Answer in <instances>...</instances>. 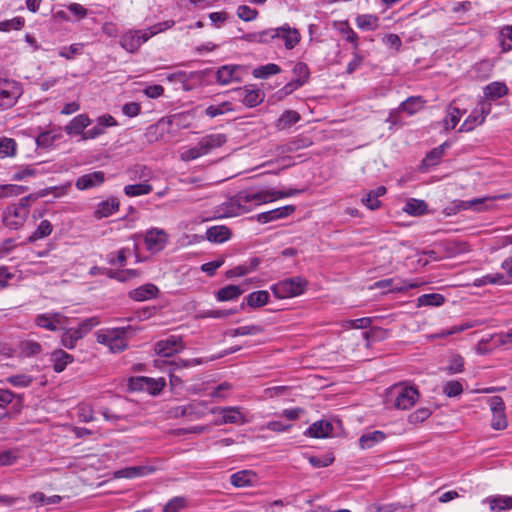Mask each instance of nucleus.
I'll return each mask as SVG.
<instances>
[{
	"mask_svg": "<svg viewBox=\"0 0 512 512\" xmlns=\"http://www.w3.org/2000/svg\"><path fill=\"white\" fill-rule=\"evenodd\" d=\"M299 189L278 191L274 189L243 190L224 203V216L234 217L249 212L255 206L273 202L277 199L287 198L299 194Z\"/></svg>",
	"mask_w": 512,
	"mask_h": 512,
	"instance_id": "nucleus-1",
	"label": "nucleus"
},
{
	"mask_svg": "<svg viewBox=\"0 0 512 512\" xmlns=\"http://www.w3.org/2000/svg\"><path fill=\"white\" fill-rule=\"evenodd\" d=\"M174 24V20H166L144 30H129L121 36L119 44L127 52L135 53L151 37L172 28Z\"/></svg>",
	"mask_w": 512,
	"mask_h": 512,
	"instance_id": "nucleus-2",
	"label": "nucleus"
},
{
	"mask_svg": "<svg viewBox=\"0 0 512 512\" xmlns=\"http://www.w3.org/2000/svg\"><path fill=\"white\" fill-rule=\"evenodd\" d=\"M100 324L98 317L93 316L81 321L77 328L65 329L61 335V344L67 349H74L77 342L84 338L94 327Z\"/></svg>",
	"mask_w": 512,
	"mask_h": 512,
	"instance_id": "nucleus-3",
	"label": "nucleus"
},
{
	"mask_svg": "<svg viewBox=\"0 0 512 512\" xmlns=\"http://www.w3.org/2000/svg\"><path fill=\"white\" fill-rule=\"evenodd\" d=\"M126 332L127 329L124 327L101 329L96 332V339L98 343L107 346L111 352L118 353L127 348Z\"/></svg>",
	"mask_w": 512,
	"mask_h": 512,
	"instance_id": "nucleus-4",
	"label": "nucleus"
},
{
	"mask_svg": "<svg viewBox=\"0 0 512 512\" xmlns=\"http://www.w3.org/2000/svg\"><path fill=\"white\" fill-rule=\"evenodd\" d=\"M306 287L307 281L298 276L279 281L271 287V291L275 297L279 299H286L303 294Z\"/></svg>",
	"mask_w": 512,
	"mask_h": 512,
	"instance_id": "nucleus-5",
	"label": "nucleus"
},
{
	"mask_svg": "<svg viewBox=\"0 0 512 512\" xmlns=\"http://www.w3.org/2000/svg\"><path fill=\"white\" fill-rule=\"evenodd\" d=\"M22 94L23 88L19 82L0 78V110L14 107Z\"/></svg>",
	"mask_w": 512,
	"mask_h": 512,
	"instance_id": "nucleus-6",
	"label": "nucleus"
},
{
	"mask_svg": "<svg viewBox=\"0 0 512 512\" xmlns=\"http://www.w3.org/2000/svg\"><path fill=\"white\" fill-rule=\"evenodd\" d=\"M208 412L219 415V418L215 420L216 425H243L249 421L246 412L239 406L213 407Z\"/></svg>",
	"mask_w": 512,
	"mask_h": 512,
	"instance_id": "nucleus-7",
	"label": "nucleus"
},
{
	"mask_svg": "<svg viewBox=\"0 0 512 512\" xmlns=\"http://www.w3.org/2000/svg\"><path fill=\"white\" fill-rule=\"evenodd\" d=\"M166 385L163 377L151 378L145 376L132 377L129 379V389L131 391H144L150 395H158Z\"/></svg>",
	"mask_w": 512,
	"mask_h": 512,
	"instance_id": "nucleus-8",
	"label": "nucleus"
},
{
	"mask_svg": "<svg viewBox=\"0 0 512 512\" xmlns=\"http://www.w3.org/2000/svg\"><path fill=\"white\" fill-rule=\"evenodd\" d=\"M67 321L68 318L65 315L56 311L38 314L34 319L36 326L52 332L63 329Z\"/></svg>",
	"mask_w": 512,
	"mask_h": 512,
	"instance_id": "nucleus-9",
	"label": "nucleus"
},
{
	"mask_svg": "<svg viewBox=\"0 0 512 512\" xmlns=\"http://www.w3.org/2000/svg\"><path fill=\"white\" fill-rule=\"evenodd\" d=\"M393 394L395 395L394 406L401 410L411 408L419 397L418 390L412 386L396 385L393 387Z\"/></svg>",
	"mask_w": 512,
	"mask_h": 512,
	"instance_id": "nucleus-10",
	"label": "nucleus"
},
{
	"mask_svg": "<svg viewBox=\"0 0 512 512\" xmlns=\"http://www.w3.org/2000/svg\"><path fill=\"white\" fill-rule=\"evenodd\" d=\"M490 111V103L485 101L480 102L478 106L462 123V125L459 128V132H469L472 131L476 126L481 125L484 122L486 116L490 113Z\"/></svg>",
	"mask_w": 512,
	"mask_h": 512,
	"instance_id": "nucleus-11",
	"label": "nucleus"
},
{
	"mask_svg": "<svg viewBox=\"0 0 512 512\" xmlns=\"http://www.w3.org/2000/svg\"><path fill=\"white\" fill-rule=\"evenodd\" d=\"M146 249L151 253L162 251L168 242V234L160 228H151L144 235Z\"/></svg>",
	"mask_w": 512,
	"mask_h": 512,
	"instance_id": "nucleus-12",
	"label": "nucleus"
},
{
	"mask_svg": "<svg viewBox=\"0 0 512 512\" xmlns=\"http://www.w3.org/2000/svg\"><path fill=\"white\" fill-rule=\"evenodd\" d=\"M183 349L184 344L182 342V338L175 335H171L164 340H160L155 345L156 353L164 357H170Z\"/></svg>",
	"mask_w": 512,
	"mask_h": 512,
	"instance_id": "nucleus-13",
	"label": "nucleus"
},
{
	"mask_svg": "<svg viewBox=\"0 0 512 512\" xmlns=\"http://www.w3.org/2000/svg\"><path fill=\"white\" fill-rule=\"evenodd\" d=\"M29 210L23 208L9 207L4 212L3 222L10 229H19L25 223Z\"/></svg>",
	"mask_w": 512,
	"mask_h": 512,
	"instance_id": "nucleus-14",
	"label": "nucleus"
},
{
	"mask_svg": "<svg viewBox=\"0 0 512 512\" xmlns=\"http://www.w3.org/2000/svg\"><path fill=\"white\" fill-rule=\"evenodd\" d=\"M241 70L239 65H223L216 72V81L220 85L240 82L242 80Z\"/></svg>",
	"mask_w": 512,
	"mask_h": 512,
	"instance_id": "nucleus-15",
	"label": "nucleus"
},
{
	"mask_svg": "<svg viewBox=\"0 0 512 512\" xmlns=\"http://www.w3.org/2000/svg\"><path fill=\"white\" fill-rule=\"evenodd\" d=\"M227 141V137L222 133L208 134L199 140V149L204 155L209 154L214 149L223 146Z\"/></svg>",
	"mask_w": 512,
	"mask_h": 512,
	"instance_id": "nucleus-16",
	"label": "nucleus"
},
{
	"mask_svg": "<svg viewBox=\"0 0 512 512\" xmlns=\"http://www.w3.org/2000/svg\"><path fill=\"white\" fill-rule=\"evenodd\" d=\"M105 181L103 171H94L80 176L75 183L78 190H87L100 186Z\"/></svg>",
	"mask_w": 512,
	"mask_h": 512,
	"instance_id": "nucleus-17",
	"label": "nucleus"
},
{
	"mask_svg": "<svg viewBox=\"0 0 512 512\" xmlns=\"http://www.w3.org/2000/svg\"><path fill=\"white\" fill-rule=\"evenodd\" d=\"M295 211L293 205H286L267 212H262L256 216V219L261 224H266L272 221L283 219L291 215Z\"/></svg>",
	"mask_w": 512,
	"mask_h": 512,
	"instance_id": "nucleus-18",
	"label": "nucleus"
},
{
	"mask_svg": "<svg viewBox=\"0 0 512 512\" xmlns=\"http://www.w3.org/2000/svg\"><path fill=\"white\" fill-rule=\"evenodd\" d=\"M275 30L277 32L276 38L284 41L286 49H293L300 42L301 35L299 31L288 24L275 28Z\"/></svg>",
	"mask_w": 512,
	"mask_h": 512,
	"instance_id": "nucleus-19",
	"label": "nucleus"
},
{
	"mask_svg": "<svg viewBox=\"0 0 512 512\" xmlns=\"http://www.w3.org/2000/svg\"><path fill=\"white\" fill-rule=\"evenodd\" d=\"M154 470L155 469L153 467L146 466V465L132 466V467H126V468L116 470L113 473V476L116 479H121V478L133 479V478H138V477H143V476L149 475L152 472H154Z\"/></svg>",
	"mask_w": 512,
	"mask_h": 512,
	"instance_id": "nucleus-20",
	"label": "nucleus"
},
{
	"mask_svg": "<svg viewBox=\"0 0 512 512\" xmlns=\"http://www.w3.org/2000/svg\"><path fill=\"white\" fill-rule=\"evenodd\" d=\"M240 101L247 107H255L264 100V93L260 89H249L248 87L238 89Z\"/></svg>",
	"mask_w": 512,
	"mask_h": 512,
	"instance_id": "nucleus-21",
	"label": "nucleus"
},
{
	"mask_svg": "<svg viewBox=\"0 0 512 512\" xmlns=\"http://www.w3.org/2000/svg\"><path fill=\"white\" fill-rule=\"evenodd\" d=\"M159 289L156 285L147 283L134 290L129 295L135 301H147L158 295Z\"/></svg>",
	"mask_w": 512,
	"mask_h": 512,
	"instance_id": "nucleus-22",
	"label": "nucleus"
},
{
	"mask_svg": "<svg viewBox=\"0 0 512 512\" xmlns=\"http://www.w3.org/2000/svg\"><path fill=\"white\" fill-rule=\"evenodd\" d=\"M119 209V201L117 198H110L100 202L94 210V217L102 219L111 216Z\"/></svg>",
	"mask_w": 512,
	"mask_h": 512,
	"instance_id": "nucleus-23",
	"label": "nucleus"
},
{
	"mask_svg": "<svg viewBox=\"0 0 512 512\" xmlns=\"http://www.w3.org/2000/svg\"><path fill=\"white\" fill-rule=\"evenodd\" d=\"M91 121L86 114H80L75 116L69 124L65 127V131L69 135H79L83 136L84 129L90 125Z\"/></svg>",
	"mask_w": 512,
	"mask_h": 512,
	"instance_id": "nucleus-24",
	"label": "nucleus"
},
{
	"mask_svg": "<svg viewBox=\"0 0 512 512\" xmlns=\"http://www.w3.org/2000/svg\"><path fill=\"white\" fill-rule=\"evenodd\" d=\"M333 426L330 422L320 420L314 422L308 429L306 434L313 438H325L332 433Z\"/></svg>",
	"mask_w": 512,
	"mask_h": 512,
	"instance_id": "nucleus-25",
	"label": "nucleus"
},
{
	"mask_svg": "<svg viewBox=\"0 0 512 512\" xmlns=\"http://www.w3.org/2000/svg\"><path fill=\"white\" fill-rule=\"evenodd\" d=\"M483 503H487L491 511L502 512L512 509V497L509 496L488 497Z\"/></svg>",
	"mask_w": 512,
	"mask_h": 512,
	"instance_id": "nucleus-26",
	"label": "nucleus"
},
{
	"mask_svg": "<svg viewBox=\"0 0 512 512\" xmlns=\"http://www.w3.org/2000/svg\"><path fill=\"white\" fill-rule=\"evenodd\" d=\"M385 439V434L382 431L375 430L366 432L359 438V446L361 449H370L376 444L382 442Z\"/></svg>",
	"mask_w": 512,
	"mask_h": 512,
	"instance_id": "nucleus-27",
	"label": "nucleus"
},
{
	"mask_svg": "<svg viewBox=\"0 0 512 512\" xmlns=\"http://www.w3.org/2000/svg\"><path fill=\"white\" fill-rule=\"evenodd\" d=\"M256 475L252 471L242 470L230 476V482L235 487H247L253 485Z\"/></svg>",
	"mask_w": 512,
	"mask_h": 512,
	"instance_id": "nucleus-28",
	"label": "nucleus"
},
{
	"mask_svg": "<svg viewBox=\"0 0 512 512\" xmlns=\"http://www.w3.org/2000/svg\"><path fill=\"white\" fill-rule=\"evenodd\" d=\"M51 361L53 362L54 371L60 373L73 361V356L64 350L58 349L52 352Z\"/></svg>",
	"mask_w": 512,
	"mask_h": 512,
	"instance_id": "nucleus-29",
	"label": "nucleus"
},
{
	"mask_svg": "<svg viewBox=\"0 0 512 512\" xmlns=\"http://www.w3.org/2000/svg\"><path fill=\"white\" fill-rule=\"evenodd\" d=\"M231 232L226 226H213L206 231V238L210 242L223 243L230 238Z\"/></svg>",
	"mask_w": 512,
	"mask_h": 512,
	"instance_id": "nucleus-30",
	"label": "nucleus"
},
{
	"mask_svg": "<svg viewBox=\"0 0 512 512\" xmlns=\"http://www.w3.org/2000/svg\"><path fill=\"white\" fill-rule=\"evenodd\" d=\"M277 32L275 28H269L261 32L249 33L245 35L244 39L249 42L267 44L271 40L276 39Z\"/></svg>",
	"mask_w": 512,
	"mask_h": 512,
	"instance_id": "nucleus-31",
	"label": "nucleus"
},
{
	"mask_svg": "<svg viewBox=\"0 0 512 512\" xmlns=\"http://www.w3.org/2000/svg\"><path fill=\"white\" fill-rule=\"evenodd\" d=\"M508 93V87L503 82H492L488 84L484 89V95L486 98L495 100L505 96Z\"/></svg>",
	"mask_w": 512,
	"mask_h": 512,
	"instance_id": "nucleus-32",
	"label": "nucleus"
},
{
	"mask_svg": "<svg viewBox=\"0 0 512 512\" xmlns=\"http://www.w3.org/2000/svg\"><path fill=\"white\" fill-rule=\"evenodd\" d=\"M300 120V114L294 110H286L277 120L276 127L279 130L290 128Z\"/></svg>",
	"mask_w": 512,
	"mask_h": 512,
	"instance_id": "nucleus-33",
	"label": "nucleus"
},
{
	"mask_svg": "<svg viewBox=\"0 0 512 512\" xmlns=\"http://www.w3.org/2000/svg\"><path fill=\"white\" fill-rule=\"evenodd\" d=\"M403 211L412 216H420L426 213L427 204L424 200L412 198L406 202Z\"/></svg>",
	"mask_w": 512,
	"mask_h": 512,
	"instance_id": "nucleus-34",
	"label": "nucleus"
},
{
	"mask_svg": "<svg viewBox=\"0 0 512 512\" xmlns=\"http://www.w3.org/2000/svg\"><path fill=\"white\" fill-rule=\"evenodd\" d=\"M243 292L240 286L228 285L219 289L216 297L218 301H230L238 298Z\"/></svg>",
	"mask_w": 512,
	"mask_h": 512,
	"instance_id": "nucleus-35",
	"label": "nucleus"
},
{
	"mask_svg": "<svg viewBox=\"0 0 512 512\" xmlns=\"http://www.w3.org/2000/svg\"><path fill=\"white\" fill-rule=\"evenodd\" d=\"M130 255L129 248H121L118 251L110 252L106 255V261L112 266L123 267L126 264L127 258Z\"/></svg>",
	"mask_w": 512,
	"mask_h": 512,
	"instance_id": "nucleus-36",
	"label": "nucleus"
},
{
	"mask_svg": "<svg viewBox=\"0 0 512 512\" xmlns=\"http://www.w3.org/2000/svg\"><path fill=\"white\" fill-rule=\"evenodd\" d=\"M269 297L268 291L265 290L252 292L246 297L247 305L251 308L262 307L268 303Z\"/></svg>",
	"mask_w": 512,
	"mask_h": 512,
	"instance_id": "nucleus-37",
	"label": "nucleus"
},
{
	"mask_svg": "<svg viewBox=\"0 0 512 512\" xmlns=\"http://www.w3.org/2000/svg\"><path fill=\"white\" fill-rule=\"evenodd\" d=\"M424 104L425 101L420 96L409 97L400 104L399 109L407 112L409 115H413L419 110H421Z\"/></svg>",
	"mask_w": 512,
	"mask_h": 512,
	"instance_id": "nucleus-38",
	"label": "nucleus"
},
{
	"mask_svg": "<svg viewBox=\"0 0 512 512\" xmlns=\"http://www.w3.org/2000/svg\"><path fill=\"white\" fill-rule=\"evenodd\" d=\"M53 231V226L48 220H42L36 230L28 237L27 241L33 243L39 239L49 236Z\"/></svg>",
	"mask_w": 512,
	"mask_h": 512,
	"instance_id": "nucleus-39",
	"label": "nucleus"
},
{
	"mask_svg": "<svg viewBox=\"0 0 512 512\" xmlns=\"http://www.w3.org/2000/svg\"><path fill=\"white\" fill-rule=\"evenodd\" d=\"M379 18L372 14H362L356 17V25L363 30H375L378 27Z\"/></svg>",
	"mask_w": 512,
	"mask_h": 512,
	"instance_id": "nucleus-40",
	"label": "nucleus"
},
{
	"mask_svg": "<svg viewBox=\"0 0 512 512\" xmlns=\"http://www.w3.org/2000/svg\"><path fill=\"white\" fill-rule=\"evenodd\" d=\"M445 297L439 293L423 294L417 298V306H441Z\"/></svg>",
	"mask_w": 512,
	"mask_h": 512,
	"instance_id": "nucleus-41",
	"label": "nucleus"
},
{
	"mask_svg": "<svg viewBox=\"0 0 512 512\" xmlns=\"http://www.w3.org/2000/svg\"><path fill=\"white\" fill-rule=\"evenodd\" d=\"M293 75L296 86H303L310 75L308 66L303 62H298L293 67Z\"/></svg>",
	"mask_w": 512,
	"mask_h": 512,
	"instance_id": "nucleus-42",
	"label": "nucleus"
},
{
	"mask_svg": "<svg viewBox=\"0 0 512 512\" xmlns=\"http://www.w3.org/2000/svg\"><path fill=\"white\" fill-rule=\"evenodd\" d=\"M280 71H281V68L277 64L269 63L266 65L256 67L253 70L252 74L255 78L265 79L271 75H276V74L280 73Z\"/></svg>",
	"mask_w": 512,
	"mask_h": 512,
	"instance_id": "nucleus-43",
	"label": "nucleus"
},
{
	"mask_svg": "<svg viewBox=\"0 0 512 512\" xmlns=\"http://www.w3.org/2000/svg\"><path fill=\"white\" fill-rule=\"evenodd\" d=\"M17 144L12 138H0V158L13 157L16 154Z\"/></svg>",
	"mask_w": 512,
	"mask_h": 512,
	"instance_id": "nucleus-44",
	"label": "nucleus"
},
{
	"mask_svg": "<svg viewBox=\"0 0 512 512\" xmlns=\"http://www.w3.org/2000/svg\"><path fill=\"white\" fill-rule=\"evenodd\" d=\"M151 191H152V186L147 183H138V184H133V185H127L124 187V192L129 197L147 195Z\"/></svg>",
	"mask_w": 512,
	"mask_h": 512,
	"instance_id": "nucleus-45",
	"label": "nucleus"
},
{
	"mask_svg": "<svg viewBox=\"0 0 512 512\" xmlns=\"http://www.w3.org/2000/svg\"><path fill=\"white\" fill-rule=\"evenodd\" d=\"M498 40L503 52L512 50V25L504 26L500 30Z\"/></svg>",
	"mask_w": 512,
	"mask_h": 512,
	"instance_id": "nucleus-46",
	"label": "nucleus"
},
{
	"mask_svg": "<svg viewBox=\"0 0 512 512\" xmlns=\"http://www.w3.org/2000/svg\"><path fill=\"white\" fill-rule=\"evenodd\" d=\"M232 105L230 102H222L218 105H210L205 109V114L210 118H215L217 116L223 115L227 112L232 111Z\"/></svg>",
	"mask_w": 512,
	"mask_h": 512,
	"instance_id": "nucleus-47",
	"label": "nucleus"
},
{
	"mask_svg": "<svg viewBox=\"0 0 512 512\" xmlns=\"http://www.w3.org/2000/svg\"><path fill=\"white\" fill-rule=\"evenodd\" d=\"M27 187L16 184H3L0 185V199L18 196L24 193Z\"/></svg>",
	"mask_w": 512,
	"mask_h": 512,
	"instance_id": "nucleus-48",
	"label": "nucleus"
},
{
	"mask_svg": "<svg viewBox=\"0 0 512 512\" xmlns=\"http://www.w3.org/2000/svg\"><path fill=\"white\" fill-rule=\"evenodd\" d=\"M462 116V112L459 108L449 107L447 110V115L444 119L445 129H454L456 125L459 123L460 118Z\"/></svg>",
	"mask_w": 512,
	"mask_h": 512,
	"instance_id": "nucleus-49",
	"label": "nucleus"
},
{
	"mask_svg": "<svg viewBox=\"0 0 512 512\" xmlns=\"http://www.w3.org/2000/svg\"><path fill=\"white\" fill-rule=\"evenodd\" d=\"M59 137V134H54L52 131H45L36 137V144L41 148H49Z\"/></svg>",
	"mask_w": 512,
	"mask_h": 512,
	"instance_id": "nucleus-50",
	"label": "nucleus"
},
{
	"mask_svg": "<svg viewBox=\"0 0 512 512\" xmlns=\"http://www.w3.org/2000/svg\"><path fill=\"white\" fill-rule=\"evenodd\" d=\"M263 331V328L259 325H248L241 326L229 331L230 336H245V335H257Z\"/></svg>",
	"mask_w": 512,
	"mask_h": 512,
	"instance_id": "nucleus-51",
	"label": "nucleus"
},
{
	"mask_svg": "<svg viewBox=\"0 0 512 512\" xmlns=\"http://www.w3.org/2000/svg\"><path fill=\"white\" fill-rule=\"evenodd\" d=\"M237 16L246 22L253 21L258 16V11L249 7L248 5H240L237 8Z\"/></svg>",
	"mask_w": 512,
	"mask_h": 512,
	"instance_id": "nucleus-52",
	"label": "nucleus"
},
{
	"mask_svg": "<svg viewBox=\"0 0 512 512\" xmlns=\"http://www.w3.org/2000/svg\"><path fill=\"white\" fill-rule=\"evenodd\" d=\"M341 34L345 36V39L354 45V48L358 47V35L349 26L348 22H342L339 27Z\"/></svg>",
	"mask_w": 512,
	"mask_h": 512,
	"instance_id": "nucleus-53",
	"label": "nucleus"
},
{
	"mask_svg": "<svg viewBox=\"0 0 512 512\" xmlns=\"http://www.w3.org/2000/svg\"><path fill=\"white\" fill-rule=\"evenodd\" d=\"M138 271L134 269H126L122 271H113L109 270L107 271V276L110 278L117 279L119 281H126L128 279L134 278L138 276Z\"/></svg>",
	"mask_w": 512,
	"mask_h": 512,
	"instance_id": "nucleus-54",
	"label": "nucleus"
},
{
	"mask_svg": "<svg viewBox=\"0 0 512 512\" xmlns=\"http://www.w3.org/2000/svg\"><path fill=\"white\" fill-rule=\"evenodd\" d=\"M463 391L462 384L456 380L448 381L443 386V392L448 397H456Z\"/></svg>",
	"mask_w": 512,
	"mask_h": 512,
	"instance_id": "nucleus-55",
	"label": "nucleus"
},
{
	"mask_svg": "<svg viewBox=\"0 0 512 512\" xmlns=\"http://www.w3.org/2000/svg\"><path fill=\"white\" fill-rule=\"evenodd\" d=\"M24 19L21 17H15L11 20L0 22V31L8 32L11 30H19L24 26Z\"/></svg>",
	"mask_w": 512,
	"mask_h": 512,
	"instance_id": "nucleus-56",
	"label": "nucleus"
},
{
	"mask_svg": "<svg viewBox=\"0 0 512 512\" xmlns=\"http://www.w3.org/2000/svg\"><path fill=\"white\" fill-rule=\"evenodd\" d=\"M33 381V378L26 374L13 375L7 378V382L15 387H28Z\"/></svg>",
	"mask_w": 512,
	"mask_h": 512,
	"instance_id": "nucleus-57",
	"label": "nucleus"
},
{
	"mask_svg": "<svg viewBox=\"0 0 512 512\" xmlns=\"http://www.w3.org/2000/svg\"><path fill=\"white\" fill-rule=\"evenodd\" d=\"M201 156H204V154L199 149V143L193 147L185 148L180 154V158L183 161H192Z\"/></svg>",
	"mask_w": 512,
	"mask_h": 512,
	"instance_id": "nucleus-58",
	"label": "nucleus"
},
{
	"mask_svg": "<svg viewBox=\"0 0 512 512\" xmlns=\"http://www.w3.org/2000/svg\"><path fill=\"white\" fill-rule=\"evenodd\" d=\"M491 427L495 430H503L507 427L505 410L492 413Z\"/></svg>",
	"mask_w": 512,
	"mask_h": 512,
	"instance_id": "nucleus-59",
	"label": "nucleus"
},
{
	"mask_svg": "<svg viewBox=\"0 0 512 512\" xmlns=\"http://www.w3.org/2000/svg\"><path fill=\"white\" fill-rule=\"evenodd\" d=\"M83 48V44L80 43H74L71 44L69 47H63L59 50V56L66 58V59H72L74 55L80 54Z\"/></svg>",
	"mask_w": 512,
	"mask_h": 512,
	"instance_id": "nucleus-60",
	"label": "nucleus"
},
{
	"mask_svg": "<svg viewBox=\"0 0 512 512\" xmlns=\"http://www.w3.org/2000/svg\"><path fill=\"white\" fill-rule=\"evenodd\" d=\"M431 415L428 408H420L409 415L408 421L411 424H418L426 420Z\"/></svg>",
	"mask_w": 512,
	"mask_h": 512,
	"instance_id": "nucleus-61",
	"label": "nucleus"
},
{
	"mask_svg": "<svg viewBox=\"0 0 512 512\" xmlns=\"http://www.w3.org/2000/svg\"><path fill=\"white\" fill-rule=\"evenodd\" d=\"M463 366H464L463 358L459 355H456L451 358L450 363L447 366L446 370L449 374H456V373L462 372Z\"/></svg>",
	"mask_w": 512,
	"mask_h": 512,
	"instance_id": "nucleus-62",
	"label": "nucleus"
},
{
	"mask_svg": "<svg viewBox=\"0 0 512 512\" xmlns=\"http://www.w3.org/2000/svg\"><path fill=\"white\" fill-rule=\"evenodd\" d=\"M401 507L398 504L371 505L367 512H400Z\"/></svg>",
	"mask_w": 512,
	"mask_h": 512,
	"instance_id": "nucleus-63",
	"label": "nucleus"
},
{
	"mask_svg": "<svg viewBox=\"0 0 512 512\" xmlns=\"http://www.w3.org/2000/svg\"><path fill=\"white\" fill-rule=\"evenodd\" d=\"M185 506L183 498L175 497L170 500L163 508V512H179Z\"/></svg>",
	"mask_w": 512,
	"mask_h": 512,
	"instance_id": "nucleus-64",
	"label": "nucleus"
}]
</instances>
